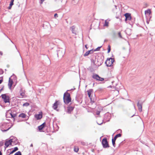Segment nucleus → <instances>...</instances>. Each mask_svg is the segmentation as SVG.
<instances>
[{"mask_svg": "<svg viewBox=\"0 0 155 155\" xmlns=\"http://www.w3.org/2000/svg\"><path fill=\"white\" fill-rule=\"evenodd\" d=\"M71 98L70 94L67 92L64 93L63 96V101L66 104H68L71 101Z\"/></svg>", "mask_w": 155, "mask_h": 155, "instance_id": "f257e3e1", "label": "nucleus"}, {"mask_svg": "<svg viewBox=\"0 0 155 155\" xmlns=\"http://www.w3.org/2000/svg\"><path fill=\"white\" fill-rule=\"evenodd\" d=\"M101 143L104 148H107L110 147L107 138L106 137H104L102 139Z\"/></svg>", "mask_w": 155, "mask_h": 155, "instance_id": "f03ea898", "label": "nucleus"}, {"mask_svg": "<svg viewBox=\"0 0 155 155\" xmlns=\"http://www.w3.org/2000/svg\"><path fill=\"white\" fill-rule=\"evenodd\" d=\"M114 61V58H108L105 62V64L107 67H110L113 65V63Z\"/></svg>", "mask_w": 155, "mask_h": 155, "instance_id": "7ed1b4c3", "label": "nucleus"}, {"mask_svg": "<svg viewBox=\"0 0 155 155\" xmlns=\"http://www.w3.org/2000/svg\"><path fill=\"white\" fill-rule=\"evenodd\" d=\"M92 77L93 79L95 80L96 81H102L104 80V78L100 77L98 74L94 73L93 74Z\"/></svg>", "mask_w": 155, "mask_h": 155, "instance_id": "20e7f679", "label": "nucleus"}, {"mask_svg": "<svg viewBox=\"0 0 155 155\" xmlns=\"http://www.w3.org/2000/svg\"><path fill=\"white\" fill-rule=\"evenodd\" d=\"M10 128V127L8 128V125L5 123H3L0 127L1 130L2 132H5L9 130Z\"/></svg>", "mask_w": 155, "mask_h": 155, "instance_id": "39448f33", "label": "nucleus"}, {"mask_svg": "<svg viewBox=\"0 0 155 155\" xmlns=\"http://www.w3.org/2000/svg\"><path fill=\"white\" fill-rule=\"evenodd\" d=\"M1 96L5 103H10L9 97L6 94H2Z\"/></svg>", "mask_w": 155, "mask_h": 155, "instance_id": "423d86ee", "label": "nucleus"}, {"mask_svg": "<svg viewBox=\"0 0 155 155\" xmlns=\"http://www.w3.org/2000/svg\"><path fill=\"white\" fill-rule=\"evenodd\" d=\"M124 16L125 17V20L126 21L127 20H130L131 19V14L129 13H126L124 14Z\"/></svg>", "mask_w": 155, "mask_h": 155, "instance_id": "0eeeda50", "label": "nucleus"}, {"mask_svg": "<svg viewBox=\"0 0 155 155\" xmlns=\"http://www.w3.org/2000/svg\"><path fill=\"white\" fill-rule=\"evenodd\" d=\"M97 62H96L95 65L99 66L103 62V61L102 59H97Z\"/></svg>", "mask_w": 155, "mask_h": 155, "instance_id": "6e6552de", "label": "nucleus"}, {"mask_svg": "<svg viewBox=\"0 0 155 155\" xmlns=\"http://www.w3.org/2000/svg\"><path fill=\"white\" fill-rule=\"evenodd\" d=\"M13 84V81L12 79H11V77L9 78L8 83V86L9 88L11 90L12 89V85Z\"/></svg>", "mask_w": 155, "mask_h": 155, "instance_id": "1a4fd4ad", "label": "nucleus"}, {"mask_svg": "<svg viewBox=\"0 0 155 155\" xmlns=\"http://www.w3.org/2000/svg\"><path fill=\"white\" fill-rule=\"evenodd\" d=\"M11 140H6L5 143V147H7L9 145H11L12 143L11 142Z\"/></svg>", "mask_w": 155, "mask_h": 155, "instance_id": "9d476101", "label": "nucleus"}, {"mask_svg": "<svg viewBox=\"0 0 155 155\" xmlns=\"http://www.w3.org/2000/svg\"><path fill=\"white\" fill-rule=\"evenodd\" d=\"M74 108V107L68 106L67 107V113L68 114H71V112L73 111Z\"/></svg>", "mask_w": 155, "mask_h": 155, "instance_id": "9b49d317", "label": "nucleus"}, {"mask_svg": "<svg viewBox=\"0 0 155 155\" xmlns=\"http://www.w3.org/2000/svg\"><path fill=\"white\" fill-rule=\"evenodd\" d=\"M59 101L56 100L55 103L53 104L52 106V108L54 110H56L58 107V105L59 104Z\"/></svg>", "mask_w": 155, "mask_h": 155, "instance_id": "f8f14e48", "label": "nucleus"}, {"mask_svg": "<svg viewBox=\"0 0 155 155\" xmlns=\"http://www.w3.org/2000/svg\"><path fill=\"white\" fill-rule=\"evenodd\" d=\"M143 104V103H140L139 101H138L137 103V106L138 107V110L140 112H141L142 111Z\"/></svg>", "mask_w": 155, "mask_h": 155, "instance_id": "ddd939ff", "label": "nucleus"}, {"mask_svg": "<svg viewBox=\"0 0 155 155\" xmlns=\"http://www.w3.org/2000/svg\"><path fill=\"white\" fill-rule=\"evenodd\" d=\"M107 117V114H105L104 116V120H103L102 122H101V123H97L99 125H101L103 124V122H104V123H105V122H106L107 121H109V118L108 119V120H106V118Z\"/></svg>", "mask_w": 155, "mask_h": 155, "instance_id": "4468645a", "label": "nucleus"}, {"mask_svg": "<svg viewBox=\"0 0 155 155\" xmlns=\"http://www.w3.org/2000/svg\"><path fill=\"white\" fill-rule=\"evenodd\" d=\"M11 140V142L13 143L14 144H17L18 142L17 141V138L14 137H12V138L10 139Z\"/></svg>", "mask_w": 155, "mask_h": 155, "instance_id": "2eb2a0df", "label": "nucleus"}, {"mask_svg": "<svg viewBox=\"0 0 155 155\" xmlns=\"http://www.w3.org/2000/svg\"><path fill=\"white\" fill-rule=\"evenodd\" d=\"M10 117L12 118H13V121H14L15 120V117H16L17 116V113H14V112H12L11 110L10 111Z\"/></svg>", "mask_w": 155, "mask_h": 155, "instance_id": "dca6fc26", "label": "nucleus"}, {"mask_svg": "<svg viewBox=\"0 0 155 155\" xmlns=\"http://www.w3.org/2000/svg\"><path fill=\"white\" fill-rule=\"evenodd\" d=\"M42 117V114L41 112L38 114L35 115V117L37 120H40L41 119Z\"/></svg>", "mask_w": 155, "mask_h": 155, "instance_id": "f3484780", "label": "nucleus"}, {"mask_svg": "<svg viewBox=\"0 0 155 155\" xmlns=\"http://www.w3.org/2000/svg\"><path fill=\"white\" fill-rule=\"evenodd\" d=\"M46 125V123L45 122H44L42 124L38 127V128L40 131L41 132L43 128L45 127Z\"/></svg>", "mask_w": 155, "mask_h": 155, "instance_id": "a211bd4d", "label": "nucleus"}, {"mask_svg": "<svg viewBox=\"0 0 155 155\" xmlns=\"http://www.w3.org/2000/svg\"><path fill=\"white\" fill-rule=\"evenodd\" d=\"M70 29L71 30L72 33L75 35L77 34V31L75 30V27L74 26H73L70 28Z\"/></svg>", "mask_w": 155, "mask_h": 155, "instance_id": "6ab92c4d", "label": "nucleus"}, {"mask_svg": "<svg viewBox=\"0 0 155 155\" xmlns=\"http://www.w3.org/2000/svg\"><path fill=\"white\" fill-rule=\"evenodd\" d=\"M19 117H21L22 118H26V120L28 119V117L27 116L26 114L24 113H21L18 116Z\"/></svg>", "mask_w": 155, "mask_h": 155, "instance_id": "aec40b11", "label": "nucleus"}, {"mask_svg": "<svg viewBox=\"0 0 155 155\" xmlns=\"http://www.w3.org/2000/svg\"><path fill=\"white\" fill-rule=\"evenodd\" d=\"M92 91L93 90L92 89H90L87 91L88 97L90 98L91 101H92V98L91 97V94Z\"/></svg>", "mask_w": 155, "mask_h": 155, "instance_id": "412c9836", "label": "nucleus"}, {"mask_svg": "<svg viewBox=\"0 0 155 155\" xmlns=\"http://www.w3.org/2000/svg\"><path fill=\"white\" fill-rule=\"evenodd\" d=\"M64 54V53H62L61 51V50H59L58 51L57 55L58 57L59 56H63Z\"/></svg>", "mask_w": 155, "mask_h": 155, "instance_id": "4be33fe9", "label": "nucleus"}, {"mask_svg": "<svg viewBox=\"0 0 155 155\" xmlns=\"http://www.w3.org/2000/svg\"><path fill=\"white\" fill-rule=\"evenodd\" d=\"M14 1V0H11V1L10 2V4L9 5V6L8 7V9H11V8L12 7V5H13L14 4V3H13Z\"/></svg>", "mask_w": 155, "mask_h": 155, "instance_id": "5701e85b", "label": "nucleus"}, {"mask_svg": "<svg viewBox=\"0 0 155 155\" xmlns=\"http://www.w3.org/2000/svg\"><path fill=\"white\" fill-rule=\"evenodd\" d=\"M122 136V135L121 134L119 133L117 135H116L114 138H112L115 139V140H116L119 137H120Z\"/></svg>", "mask_w": 155, "mask_h": 155, "instance_id": "b1692460", "label": "nucleus"}, {"mask_svg": "<svg viewBox=\"0 0 155 155\" xmlns=\"http://www.w3.org/2000/svg\"><path fill=\"white\" fill-rule=\"evenodd\" d=\"M10 110H9L6 113V117L7 118L8 117H10Z\"/></svg>", "mask_w": 155, "mask_h": 155, "instance_id": "393cba45", "label": "nucleus"}, {"mask_svg": "<svg viewBox=\"0 0 155 155\" xmlns=\"http://www.w3.org/2000/svg\"><path fill=\"white\" fill-rule=\"evenodd\" d=\"M115 141H116V140H115V139H114L113 138H112V145H113V147H115Z\"/></svg>", "mask_w": 155, "mask_h": 155, "instance_id": "a878e982", "label": "nucleus"}, {"mask_svg": "<svg viewBox=\"0 0 155 155\" xmlns=\"http://www.w3.org/2000/svg\"><path fill=\"white\" fill-rule=\"evenodd\" d=\"M91 51H87L84 54V57L88 56L89 54L91 53Z\"/></svg>", "mask_w": 155, "mask_h": 155, "instance_id": "bb28decb", "label": "nucleus"}, {"mask_svg": "<svg viewBox=\"0 0 155 155\" xmlns=\"http://www.w3.org/2000/svg\"><path fill=\"white\" fill-rule=\"evenodd\" d=\"M76 100L78 102L80 103V104L81 103L82 101V100H81L80 99H79L78 98L76 97Z\"/></svg>", "mask_w": 155, "mask_h": 155, "instance_id": "cd10ccee", "label": "nucleus"}, {"mask_svg": "<svg viewBox=\"0 0 155 155\" xmlns=\"http://www.w3.org/2000/svg\"><path fill=\"white\" fill-rule=\"evenodd\" d=\"M145 13L146 14H149L151 13V11L150 9H148L147 10L145 11Z\"/></svg>", "mask_w": 155, "mask_h": 155, "instance_id": "c85d7f7f", "label": "nucleus"}, {"mask_svg": "<svg viewBox=\"0 0 155 155\" xmlns=\"http://www.w3.org/2000/svg\"><path fill=\"white\" fill-rule=\"evenodd\" d=\"M109 22L107 21V20H105V23L104 25V26H108Z\"/></svg>", "mask_w": 155, "mask_h": 155, "instance_id": "c756f323", "label": "nucleus"}, {"mask_svg": "<svg viewBox=\"0 0 155 155\" xmlns=\"http://www.w3.org/2000/svg\"><path fill=\"white\" fill-rule=\"evenodd\" d=\"M107 50V53H108L110 52L111 50L110 46L109 45L108 46Z\"/></svg>", "mask_w": 155, "mask_h": 155, "instance_id": "7c9ffc66", "label": "nucleus"}, {"mask_svg": "<svg viewBox=\"0 0 155 155\" xmlns=\"http://www.w3.org/2000/svg\"><path fill=\"white\" fill-rule=\"evenodd\" d=\"M91 61L92 63H93L94 65H96V59H95V60L94 61V59H91Z\"/></svg>", "mask_w": 155, "mask_h": 155, "instance_id": "2f4dec72", "label": "nucleus"}, {"mask_svg": "<svg viewBox=\"0 0 155 155\" xmlns=\"http://www.w3.org/2000/svg\"><path fill=\"white\" fill-rule=\"evenodd\" d=\"M78 150L79 148H78V147H74V152H77L78 151Z\"/></svg>", "mask_w": 155, "mask_h": 155, "instance_id": "473e14b6", "label": "nucleus"}, {"mask_svg": "<svg viewBox=\"0 0 155 155\" xmlns=\"http://www.w3.org/2000/svg\"><path fill=\"white\" fill-rule=\"evenodd\" d=\"M14 155H21V153L20 151H18L15 153Z\"/></svg>", "mask_w": 155, "mask_h": 155, "instance_id": "72a5a7b5", "label": "nucleus"}, {"mask_svg": "<svg viewBox=\"0 0 155 155\" xmlns=\"http://www.w3.org/2000/svg\"><path fill=\"white\" fill-rule=\"evenodd\" d=\"M29 103H28V102H26V103H24L23 104V106H28L29 105Z\"/></svg>", "mask_w": 155, "mask_h": 155, "instance_id": "f704fd0d", "label": "nucleus"}, {"mask_svg": "<svg viewBox=\"0 0 155 155\" xmlns=\"http://www.w3.org/2000/svg\"><path fill=\"white\" fill-rule=\"evenodd\" d=\"M102 47V46L98 47L96 49L94 50V51H99L100 50V48Z\"/></svg>", "mask_w": 155, "mask_h": 155, "instance_id": "c9c22d12", "label": "nucleus"}, {"mask_svg": "<svg viewBox=\"0 0 155 155\" xmlns=\"http://www.w3.org/2000/svg\"><path fill=\"white\" fill-rule=\"evenodd\" d=\"M4 141L2 140L1 141H0V147L3 146L4 145Z\"/></svg>", "mask_w": 155, "mask_h": 155, "instance_id": "e433bc0d", "label": "nucleus"}, {"mask_svg": "<svg viewBox=\"0 0 155 155\" xmlns=\"http://www.w3.org/2000/svg\"><path fill=\"white\" fill-rule=\"evenodd\" d=\"M118 36L119 38H122V37L121 35L120 32V31L118 33Z\"/></svg>", "mask_w": 155, "mask_h": 155, "instance_id": "4c0bfd02", "label": "nucleus"}, {"mask_svg": "<svg viewBox=\"0 0 155 155\" xmlns=\"http://www.w3.org/2000/svg\"><path fill=\"white\" fill-rule=\"evenodd\" d=\"M18 147H15L14 148V149L13 150L14 152H15L16 151H17V150H18Z\"/></svg>", "mask_w": 155, "mask_h": 155, "instance_id": "58836bf2", "label": "nucleus"}, {"mask_svg": "<svg viewBox=\"0 0 155 155\" xmlns=\"http://www.w3.org/2000/svg\"><path fill=\"white\" fill-rule=\"evenodd\" d=\"M125 141L124 140L123 141H122L119 144V146H122L123 144L124 143V141Z\"/></svg>", "mask_w": 155, "mask_h": 155, "instance_id": "ea45409f", "label": "nucleus"}, {"mask_svg": "<svg viewBox=\"0 0 155 155\" xmlns=\"http://www.w3.org/2000/svg\"><path fill=\"white\" fill-rule=\"evenodd\" d=\"M20 95L22 96H23L24 95L25 93L23 92H21V91H20Z\"/></svg>", "mask_w": 155, "mask_h": 155, "instance_id": "a19ab883", "label": "nucleus"}, {"mask_svg": "<svg viewBox=\"0 0 155 155\" xmlns=\"http://www.w3.org/2000/svg\"><path fill=\"white\" fill-rule=\"evenodd\" d=\"M100 111H97V112H96V114L98 115H99L100 114Z\"/></svg>", "mask_w": 155, "mask_h": 155, "instance_id": "79ce46f5", "label": "nucleus"}, {"mask_svg": "<svg viewBox=\"0 0 155 155\" xmlns=\"http://www.w3.org/2000/svg\"><path fill=\"white\" fill-rule=\"evenodd\" d=\"M1 78H2V79L1 80H0V84H1L3 81V77H1Z\"/></svg>", "mask_w": 155, "mask_h": 155, "instance_id": "37998d69", "label": "nucleus"}, {"mask_svg": "<svg viewBox=\"0 0 155 155\" xmlns=\"http://www.w3.org/2000/svg\"><path fill=\"white\" fill-rule=\"evenodd\" d=\"M58 15L57 14V13H55V14H54V17L55 18H57L58 17Z\"/></svg>", "mask_w": 155, "mask_h": 155, "instance_id": "c03bdc74", "label": "nucleus"}, {"mask_svg": "<svg viewBox=\"0 0 155 155\" xmlns=\"http://www.w3.org/2000/svg\"><path fill=\"white\" fill-rule=\"evenodd\" d=\"M4 86H3L2 88L0 90V92H1L2 91L4 90Z\"/></svg>", "mask_w": 155, "mask_h": 155, "instance_id": "a18cd8bd", "label": "nucleus"}, {"mask_svg": "<svg viewBox=\"0 0 155 155\" xmlns=\"http://www.w3.org/2000/svg\"><path fill=\"white\" fill-rule=\"evenodd\" d=\"M11 149L8 150L7 151V153H10V152H11Z\"/></svg>", "mask_w": 155, "mask_h": 155, "instance_id": "49530a36", "label": "nucleus"}, {"mask_svg": "<svg viewBox=\"0 0 155 155\" xmlns=\"http://www.w3.org/2000/svg\"><path fill=\"white\" fill-rule=\"evenodd\" d=\"M90 51H91V53H90V54H92L93 53V52H94V50H93V49L91 50Z\"/></svg>", "mask_w": 155, "mask_h": 155, "instance_id": "de8ad7c7", "label": "nucleus"}, {"mask_svg": "<svg viewBox=\"0 0 155 155\" xmlns=\"http://www.w3.org/2000/svg\"><path fill=\"white\" fill-rule=\"evenodd\" d=\"M14 152L12 150V151H11L10 153H9V154H12V153H14Z\"/></svg>", "mask_w": 155, "mask_h": 155, "instance_id": "09e8293b", "label": "nucleus"}, {"mask_svg": "<svg viewBox=\"0 0 155 155\" xmlns=\"http://www.w3.org/2000/svg\"><path fill=\"white\" fill-rule=\"evenodd\" d=\"M41 0V4H42L43 3V2L45 1V0Z\"/></svg>", "mask_w": 155, "mask_h": 155, "instance_id": "8fccbe9b", "label": "nucleus"}, {"mask_svg": "<svg viewBox=\"0 0 155 155\" xmlns=\"http://www.w3.org/2000/svg\"><path fill=\"white\" fill-rule=\"evenodd\" d=\"M116 18L117 19H121L120 18V17H119V16H116Z\"/></svg>", "mask_w": 155, "mask_h": 155, "instance_id": "3c124183", "label": "nucleus"}, {"mask_svg": "<svg viewBox=\"0 0 155 155\" xmlns=\"http://www.w3.org/2000/svg\"><path fill=\"white\" fill-rule=\"evenodd\" d=\"M87 45H86L85 46V48L87 49L88 48L87 47Z\"/></svg>", "mask_w": 155, "mask_h": 155, "instance_id": "603ef678", "label": "nucleus"}, {"mask_svg": "<svg viewBox=\"0 0 155 155\" xmlns=\"http://www.w3.org/2000/svg\"><path fill=\"white\" fill-rule=\"evenodd\" d=\"M9 67H10V65H9V64H7V68H9Z\"/></svg>", "mask_w": 155, "mask_h": 155, "instance_id": "864d4df0", "label": "nucleus"}, {"mask_svg": "<svg viewBox=\"0 0 155 155\" xmlns=\"http://www.w3.org/2000/svg\"><path fill=\"white\" fill-rule=\"evenodd\" d=\"M2 52L0 51V54H1V55H2Z\"/></svg>", "mask_w": 155, "mask_h": 155, "instance_id": "5fc2aeb1", "label": "nucleus"}, {"mask_svg": "<svg viewBox=\"0 0 155 155\" xmlns=\"http://www.w3.org/2000/svg\"><path fill=\"white\" fill-rule=\"evenodd\" d=\"M33 144H31V145L30 146V147H33Z\"/></svg>", "mask_w": 155, "mask_h": 155, "instance_id": "6e6d98bb", "label": "nucleus"}, {"mask_svg": "<svg viewBox=\"0 0 155 155\" xmlns=\"http://www.w3.org/2000/svg\"><path fill=\"white\" fill-rule=\"evenodd\" d=\"M114 6H115V8L116 9H117V6L116 5H114Z\"/></svg>", "mask_w": 155, "mask_h": 155, "instance_id": "4d7b16f0", "label": "nucleus"}, {"mask_svg": "<svg viewBox=\"0 0 155 155\" xmlns=\"http://www.w3.org/2000/svg\"><path fill=\"white\" fill-rule=\"evenodd\" d=\"M10 154L9 153H7L6 155H10Z\"/></svg>", "mask_w": 155, "mask_h": 155, "instance_id": "13d9d810", "label": "nucleus"}, {"mask_svg": "<svg viewBox=\"0 0 155 155\" xmlns=\"http://www.w3.org/2000/svg\"><path fill=\"white\" fill-rule=\"evenodd\" d=\"M135 115V114H134L133 115H132L131 117H134V116Z\"/></svg>", "mask_w": 155, "mask_h": 155, "instance_id": "bf43d9fd", "label": "nucleus"}, {"mask_svg": "<svg viewBox=\"0 0 155 155\" xmlns=\"http://www.w3.org/2000/svg\"><path fill=\"white\" fill-rule=\"evenodd\" d=\"M11 41L12 43H13V42L11 40Z\"/></svg>", "mask_w": 155, "mask_h": 155, "instance_id": "052dcab7", "label": "nucleus"}, {"mask_svg": "<svg viewBox=\"0 0 155 155\" xmlns=\"http://www.w3.org/2000/svg\"><path fill=\"white\" fill-rule=\"evenodd\" d=\"M147 23L148 24L149 23V22H148L147 21Z\"/></svg>", "mask_w": 155, "mask_h": 155, "instance_id": "680f3d73", "label": "nucleus"}, {"mask_svg": "<svg viewBox=\"0 0 155 155\" xmlns=\"http://www.w3.org/2000/svg\"><path fill=\"white\" fill-rule=\"evenodd\" d=\"M145 4L146 5H147V4H146V3Z\"/></svg>", "mask_w": 155, "mask_h": 155, "instance_id": "e2e57ef3", "label": "nucleus"}, {"mask_svg": "<svg viewBox=\"0 0 155 155\" xmlns=\"http://www.w3.org/2000/svg\"><path fill=\"white\" fill-rule=\"evenodd\" d=\"M94 83L93 84V85L94 86Z\"/></svg>", "mask_w": 155, "mask_h": 155, "instance_id": "0e129e2a", "label": "nucleus"}, {"mask_svg": "<svg viewBox=\"0 0 155 155\" xmlns=\"http://www.w3.org/2000/svg\"><path fill=\"white\" fill-rule=\"evenodd\" d=\"M5 71H6L7 70H6V69H5Z\"/></svg>", "mask_w": 155, "mask_h": 155, "instance_id": "69168bd1", "label": "nucleus"}, {"mask_svg": "<svg viewBox=\"0 0 155 155\" xmlns=\"http://www.w3.org/2000/svg\"><path fill=\"white\" fill-rule=\"evenodd\" d=\"M57 0H56V1H57Z\"/></svg>", "mask_w": 155, "mask_h": 155, "instance_id": "338daca9", "label": "nucleus"}]
</instances>
